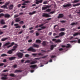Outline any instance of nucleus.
Instances as JSON below:
<instances>
[{
    "mask_svg": "<svg viewBox=\"0 0 80 80\" xmlns=\"http://www.w3.org/2000/svg\"><path fill=\"white\" fill-rule=\"evenodd\" d=\"M27 51L30 52V51H32L33 52H36V49L33 48V47H31L27 49Z\"/></svg>",
    "mask_w": 80,
    "mask_h": 80,
    "instance_id": "f257e3e1",
    "label": "nucleus"
},
{
    "mask_svg": "<svg viewBox=\"0 0 80 80\" xmlns=\"http://www.w3.org/2000/svg\"><path fill=\"white\" fill-rule=\"evenodd\" d=\"M17 55L18 56V58H22L23 57V54L21 52L17 53Z\"/></svg>",
    "mask_w": 80,
    "mask_h": 80,
    "instance_id": "f03ea898",
    "label": "nucleus"
},
{
    "mask_svg": "<svg viewBox=\"0 0 80 80\" xmlns=\"http://www.w3.org/2000/svg\"><path fill=\"white\" fill-rule=\"evenodd\" d=\"M42 17H50L51 16L49 15L48 14L46 13H43L42 15Z\"/></svg>",
    "mask_w": 80,
    "mask_h": 80,
    "instance_id": "7ed1b4c3",
    "label": "nucleus"
},
{
    "mask_svg": "<svg viewBox=\"0 0 80 80\" xmlns=\"http://www.w3.org/2000/svg\"><path fill=\"white\" fill-rule=\"evenodd\" d=\"M72 4L69 2L68 4L66 5H63V8H66V7H71Z\"/></svg>",
    "mask_w": 80,
    "mask_h": 80,
    "instance_id": "20e7f679",
    "label": "nucleus"
},
{
    "mask_svg": "<svg viewBox=\"0 0 80 80\" xmlns=\"http://www.w3.org/2000/svg\"><path fill=\"white\" fill-rule=\"evenodd\" d=\"M52 41L53 42H55V43H58L60 42H61V40L60 39H58V40H57V39H52Z\"/></svg>",
    "mask_w": 80,
    "mask_h": 80,
    "instance_id": "39448f33",
    "label": "nucleus"
},
{
    "mask_svg": "<svg viewBox=\"0 0 80 80\" xmlns=\"http://www.w3.org/2000/svg\"><path fill=\"white\" fill-rule=\"evenodd\" d=\"M14 45L15 46L13 47V48L12 49V50L13 51H15L18 47V44H15Z\"/></svg>",
    "mask_w": 80,
    "mask_h": 80,
    "instance_id": "423d86ee",
    "label": "nucleus"
},
{
    "mask_svg": "<svg viewBox=\"0 0 80 80\" xmlns=\"http://www.w3.org/2000/svg\"><path fill=\"white\" fill-rule=\"evenodd\" d=\"M50 6L48 5L46 7H43L42 8V10H46L48 8H50Z\"/></svg>",
    "mask_w": 80,
    "mask_h": 80,
    "instance_id": "0eeeda50",
    "label": "nucleus"
},
{
    "mask_svg": "<svg viewBox=\"0 0 80 80\" xmlns=\"http://www.w3.org/2000/svg\"><path fill=\"white\" fill-rule=\"evenodd\" d=\"M63 17H64V16L63 14H59L58 18H62Z\"/></svg>",
    "mask_w": 80,
    "mask_h": 80,
    "instance_id": "6e6552de",
    "label": "nucleus"
},
{
    "mask_svg": "<svg viewBox=\"0 0 80 80\" xmlns=\"http://www.w3.org/2000/svg\"><path fill=\"white\" fill-rule=\"evenodd\" d=\"M56 46H57V45H52L51 46V48L50 49L51 50H53V48L54 47H56Z\"/></svg>",
    "mask_w": 80,
    "mask_h": 80,
    "instance_id": "1a4fd4ad",
    "label": "nucleus"
},
{
    "mask_svg": "<svg viewBox=\"0 0 80 80\" xmlns=\"http://www.w3.org/2000/svg\"><path fill=\"white\" fill-rule=\"evenodd\" d=\"M65 35V32H61L59 34V37H62V36H63Z\"/></svg>",
    "mask_w": 80,
    "mask_h": 80,
    "instance_id": "9d476101",
    "label": "nucleus"
},
{
    "mask_svg": "<svg viewBox=\"0 0 80 80\" xmlns=\"http://www.w3.org/2000/svg\"><path fill=\"white\" fill-rule=\"evenodd\" d=\"M36 67H37V65H34L30 66L29 67L30 68H32L33 69H34V68H36Z\"/></svg>",
    "mask_w": 80,
    "mask_h": 80,
    "instance_id": "9b49d317",
    "label": "nucleus"
},
{
    "mask_svg": "<svg viewBox=\"0 0 80 80\" xmlns=\"http://www.w3.org/2000/svg\"><path fill=\"white\" fill-rule=\"evenodd\" d=\"M14 26H17L15 27L16 28H21V27H20V26H18V23L15 24H14Z\"/></svg>",
    "mask_w": 80,
    "mask_h": 80,
    "instance_id": "f8f14e48",
    "label": "nucleus"
},
{
    "mask_svg": "<svg viewBox=\"0 0 80 80\" xmlns=\"http://www.w3.org/2000/svg\"><path fill=\"white\" fill-rule=\"evenodd\" d=\"M20 18H16L15 20V22H20Z\"/></svg>",
    "mask_w": 80,
    "mask_h": 80,
    "instance_id": "ddd939ff",
    "label": "nucleus"
},
{
    "mask_svg": "<svg viewBox=\"0 0 80 80\" xmlns=\"http://www.w3.org/2000/svg\"><path fill=\"white\" fill-rule=\"evenodd\" d=\"M13 51L12 50V49L11 50H9V51H8L7 52V53L8 54H12V53H13Z\"/></svg>",
    "mask_w": 80,
    "mask_h": 80,
    "instance_id": "4468645a",
    "label": "nucleus"
},
{
    "mask_svg": "<svg viewBox=\"0 0 80 80\" xmlns=\"http://www.w3.org/2000/svg\"><path fill=\"white\" fill-rule=\"evenodd\" d=\"M33 47H36L37 48H39V46L36 44H34L32 45Z\"/></svg>",
    "mask_w": 80,
    "mask_h": 80,
    "instance_id": "2eb2a0df",
    "label": "nucleus"
},
{
    "mask_svg": "<svg viewBox=\"0 0 80 80\" xmlns=\"http://www.w3.org/2000/svg\"><path fill=\"white\" fill-rule=\"evenodd\" d=\"M15 58H16L15 57H11L9 58V60H13Z\"/></svg>",
    "mask_w": 80,
    "mask_h": 80,
    "instance_id": "dca6fc26",
    "label": "nucleus"
},
{
    "mask_svg": "<svg viewBox=\"0 0 80 80\" xmlns=\"http://www.w3.org/2000/svg\"><path fill=\"white\" fill-rule=\"evenodd\" d=\"M4 17L5 18H10V15L8 14H5L4 15Z\"/></svg>",
    "mask_w": 80,
    "mask_h": 80,
    "instance_id": "f3484780",
    "label": "nucleus"
},
{
    "mask_svg": "<svg viewBox=\"0 0 80 80\" xmlns=\"http://www.w3.org/2000/svg\"><path fill=\"white\" fill-rule=\"evenodd\" d=\"M22 71L20 70H16L14 71V73H18V72H22Z\"/></svg>",
    "mask_w": 80,
    "mask_h": 80,
    "instance_id": "a211bd4d",
    "label": "nucleus"
},
{
    "mask_svg": "<svg viewBox=\"0 0 80 80\" xmlns=\"http://www.w3.org/2000/svg\"><path fill=\"white\" fill-rule=\"evenodd\" d=\"M8 38H3L1 39V41H2V42H4V41H5V40H8Z\"/></svg>",
    "mask_w": 80,
    "mask_h": 80,
    "instance_id": "6ab92c4d",
    "label": "nucleus"
},
{
    "mask_svg": "<svg viewBox=\"0 0 80 80\" xmlns=\"http://www.w3.org/2000/svg\"><path fill=\"white\" fill-rule=\"evenodd\" d=\"M9 76L10 77H15L16 75H15V74L13 73H11L9 74Z\"/></svg>",
    "mask_w": 80,
    "mask_h": 80,
    "instance_id": "aec40b11",
    "label": "nucleus"
},
{
    "mask_svg": "<svg viewBox=\"0 0 80 80\" xmlns=\"http://www.w3.org/2000/svg\"><path fill=\"white\" fill-rule=\"evenodd\" d=\"M13 5H11L9 6V10H12V9H13Z\"/></svg>",
    "mask_w": 80,
    "mask_h": 80,
    "instance_id": "412c9836",
    "label": "nucleus"
},
{
    "mask_svg": "<svg viewBox=\"0 0 80 80\" xmlns=\"http://www.w3.org/2000/svg\"><path fill=\"white\" fill-rule=\"evenodd\" d=\"M37 63V61H32L30 62V64L31 65H33V64H35V63Z\"/></svg>",
    "mask_w": 80,
    "mask_h": 80,
    "instance_id": "4be33fe9",
    "label": "nucleus"
},
{
    "mask_svg": "<svg viewBox=\"0 0 80 80\" xmlns=\"http://www.w3.org/2000/svg\"><path fill=\"white\" fill-rule=\"evenodd\" d=\"M7 6H6L5 5L1 6V8H4V9H5V8H7Z\"/></svg>",
    "mask_w": 80,
    "mask_h": 80,
    "instance_id": "5701e85b",
    "label": "nucleus"
},
{
    "mask_svg": "<svg viewBox=\"0 0 80 80\" xmlns=\"http://www.w3.org/2000/svg\"><path fill=\"white\" fill-rule=\"evenodd\" d=\"M36 13V11H34L32 12H30L29 13V15H33V14H35Z\"/></svg>",
    "mask_w": 80,
    "mask_h": 80,
    "instance_id": "b1692460",
    "label": "nucleus"
},
{
    "mask_svg": "<svg viewBox=\"0 0 80 80\" xmlns=\"http://www.w3.org/2000/svg\"><path fill=\"white\" fill-rule=\"evenodd\" d=\"M10 44V42H7L3 46L4 47H5V46H7L8 45Z\"/></svg>",
    "mask_w": 80,
    "mask_h": 80,
    "instance_id": "393cba45",
    "label": "nucleus"
},
{
    "mask_svg": "<svg viewBox=\"0 0 80 80\" xmlns=\"http://www.w3.org/2000/svg\"><path fill=\"white\" fill-rule=\"evenodd\" d=\"M7 55L6 54H2L1 55V57H7Z\"/></svg>",
    "mask_w": 80,
    "mask_h": 80,
    "instance_id": "a878e982",
    "label": "nucleus"
},
{
    "mask_svg": "<svg viewBox=\"0 0 80 80\" xmlns=\"http://www.w3.org/2000/svg\"><path fill=\"white\" fill-rule=\"evenodd\" d=\"M67 46H66V48H71L72 46L70 44H67Z\"/></svg>",
    "mask_w": 80,
    "mask_h": 80,
    "instance_id": "bb28decb",
    "label": "nucleus"
},
{
    "mask_svg": "<svg viewBox=\"0 0 80 80\" xmlns=\"http://www.w3.org/2000/svg\"><path fill=\"white\" fill-rule=\"evenodd\" d=\"M0 23L1 24H2V25H4V24H5V22H4V20L3 19L1 20Z\"/></svg>",
    "mask_w": 80,
    "mask_h": 80,
    "instance_id": "cd10ccee",
    "label": "nucleus"
},
{
    "mask_svg": "<svg viewBox=\"0 0 80 80\" xmlns=\"http://www.w3.org/2000/svg\"><path fill=\"white\" fill-rule=\"evenodd\" d=\"M77 24V22H72L71 24V25H72V26H73L74 25H76Z\"/></svg>",
    "mask_w": 80,
    "mask_h": 80,
    "instance_id": "c85d7f7f",
    "label": "nucleus"
},
{
    "mask_svg": "<svg viewBox=\"0 0 80 80\" xmlns=\"http://www.w3.org/2000/svg\"><path fill=\"white\" fill-rule=\"evenodd\" d=\"M32 61V60H28L26 61L25 62V63H30V62Z\"/></svg>",
    "mask_w": 80,
    "mask_h": 80,
    "instance_id": "c756f323",
    "label": "nucleus"
},
{
    "mask_svg": "<svg viewBox=\"0 0 80 80\" xmlns=\"http://www.w3.org/2000/svg\"><path fill=\"white\" fill-rule=\"evenodd\" d=\"M2 76H3V77H7V76H8V74H6L5 73L2 74Z\"/></svg>",
    "mask_w": 80,
    "mask_h": 80,
    "instance_id": "7c9ffc66",
    "label": "nucleus"
},
{
    "mask_svg": "<svg viewBox=\"0 0 80 80\" xmlns=\"http://www.w3.org/2000/svg\"><path fill=\"white\" fill-rule=\"evenodd\" d=\"M79 35V33H78V32H76L74 34H73V36H74V37H75V36H77V35Z\"/></svg>",
    "mask_w": 80,
    "mask_h": 80,
    "instance_id": "2f4dec72",
    "label": "nucleus"
},
{
    "mask_svg": "<svg viewBox=\"0 0 80 80\" xmlns=\"http://www.w3.org/2000/svg\"><path fill=\"white\" fill-rule=\"evenodd\" d=\"M42 45L43 46H45L46 45V42L45 41H43L42 43Z\"/></svg>",
    "mask_w": 80,
    "mask_h": 80,
    "instance_id": "473e14b6",
    "label": "nucleus"
},
{
    "mask_svg": "<svg viewBox=\"0 0 80 80\" xmlns=\"http://www.w3.org/2000/svg\"><path fill=\"white\" fill-rule=\"evenodd\" d=\"M36 43H41V41L39 39H37L36 40Z\"/></svg>",
    "mask_w": 80,
    "mask_h": 80,
    "instance_id": "72a5a7b5",
    "label": "nucleus"
},
{
    "mask_svg": "<svg viewBox=\"0 0 80 80\" xmlns=\"http://www.w3.org/2000/svg\"><path fill=\"white\" fill-rule=\"evenodd\" d=\"M65 31V28H62L59 29V31L60 32H63Z\"/></svg>",
    "mask_w": 80,
    "mask_h": 80,
    "instance_id": "f704fd0d",
    "label": "nucleus"
},
{
    "mask_svg": "<svg viewBox=\"0 0 80 80\" xmlns=\"http://www.w3.org/2000/svg\"><path fill=\"white\" fill-rule=\"evenodd\" d=\"M10 4V2H6L5 4V5L7 7V6Z\"/></svg>",
    "mask_w": 80,
    "mask_h": 80,
    "instance_id": "c9c22d12",
    "label": "nucleus"
},
{
    "mask_svg": "<svg viewBox=\"0 0 80 80\" xmlns=\"http://www.w3.org/2000/svg\"><path fill=\"white\" fill-rule=\"evenodd\" d=\"M79 0H74L73 2H72V3H77L78 2Z\"/></svg>",
    "mask_w": 80,
    "mask_h": 80,
    "instance_id": "e433bc0d",
    "label": "nucleus"
},
{
    "mask_svg": "<svg viewBox=\"0 0 80 80\" xmlns=\"http://www.w3.org/2000/svg\"><path fill=\"white\" fill-rule=\"evenodd\" d=\"M51 11V9H48L46 10V12H50V11Z\"/></svg>",
    "mask_w": 80,
    "mask_h": 80,
    "instance_id": "4c0bfd02",
    "label": "nucleus"
},
{
    "mask_svg": "<svg viewBox=\"0 0 80 80\" xmlns=\"http://www.w3.org/2000/svg\"><path fill=\"white\" fill-rule=\"evenodd\" d=\"M24 23V22L23 21H22L19 22V24H20V25H23Z\"/></svg>",
    "mask_w": 80,
    "mask_h": 80,
    "instance_id": "58836bf2",
    "label": "nucleus"
},
{
    "mask_svg": "<svg viewBox=\"0 0 80 80\" xmlns=\"http://www.w3.org/2000/svg\"><path fill=\"white\" fill-rule=\"evenodd\" d=\"M17 65L16 64H15L12 66V67H13L14 68H17Z\"/></svg>",
    "mask_w": 80,
    "mask_h": 80,
    "instance_id": "ea45409f",
    "label": "nucleus"
},
{
    "mask_svg": "<svg viewBox=\"0 0 80 80\" xmlns=\"http://www.w3.org/2000/svg\"><path fill=\"white\" fill-rule=\"evenodd\" d=\"M7 78L4 77H2L1 79L2 80H6L7 79Z\"/></svg>",
    "mask_w": 80,
    "mask_h": 80,
    "instance_id": "a19ab883",
    "label": "nucleus"
},
{
    "mask_svg": "<svg viewBox=\"0 0 80 80\" xmlns=\"http://www.w3.org/2000/svg\"><path fill=\"white\" fill-rule=\"evenodd\" d=\"M4 16V14L3 13H1L0 14V18L1 17H3Z\"/></svg>",
    "mask_w": 80,
    "mask_h": 80,
    "instance_id": "79ce46f5",
    "label": "nucleus"
},
{
    "mask_svg": "<svg viewBox=\"0 0 80 80\" xmlns=\"http://www.w3.org/2000/svg\"><path fill=\"white\" fill-rule=\"evenodd\" d=\"M24 3H29V1H24Z\"/></svg>",
    "mask_w": 80,
    "mask_h": 80,
    "instance_id": "37998d69",
    "label": "nucleus"
},
{
    "mask_svg": "<svg viewBox=\"0 0 80 80\" xmlns=\"http://www.w3.org/2000/svg\"><path fill=\"white\" fill-rule=\"evenodd\" d=\"M15 42H12V43H11V47H12V46H13V45H15Z\"/></svg>",
    "mask_w": 80,
    "mask_h": 80,
    "instance_id": "c03bdc74",
    "label": "nucleus"
},
{
    "mask_svg": "<svg viewBox=\"0 0 80 80\" xmlns=\"http://www.w3.org/2000/svg\"><path fill=\"white\" fill-rule=\"evenodd\" d=\"M32 56H37V53L32 54Z\"/></svg>",
    "mask_w": 80,
    "mask_h": 80,
    "instance_id": "a18cd8bd",
    "label": "nucleus"
},
{
    "mask_svg": "<svg viewBox=\"0 0 80 80\" xmlns=\"http://www.w3.org/2000/svg\"><path fill=\"white\" fill-rule=\"evenodd\" d=\"M47 57H48V55L45 56H43V57H42L41 58H46Z\"/></svg>",
    "mask_w": 80,
    "mask_h": 80,
    "instance_id": "49530a36",
    "label": "nucleus"
},
{
    "mask_svg": "<svg viewBox=\"0 0 80 80\" xmlns=\"http://www.w3.org/2000/svg\"><path fill=\"white\" fill-rule=\"evenodd\" d=\"M59 51H62V50H63V49L62 48H60L58 50Z\"/></svg>",
    "mask_w": 80,
    "mask_h": 80,
    "instance_id": "de8ad7c7",
    "label": "nucleus"
},
{
    "mask_svg": "<svg viewBox=\"0 0 80 80\" xmlns=\"http://www.w3.org/2000/svg\"><path fill=\"white\" fill-rule=\"evenodd\" d=\"M33 32H34V31L33 30L30 31H29L30 33H33Z\"/></svg>",
    "mask_w": 80,
    "mask_h": 80,
    "instance_id": "09e8293b",
    "label": "nucleus"
},
{
    "mask_svg": "<svg viewBox=\"0 0 80 80\" xmlns=\"http://www.w3.org/2000/svg\"><path fill=\"white\" fill-rule=\"evenodd\" d=\"M42 29H45V28H46V27L45 26H43L41 28Z\"/></svg>",
    "mask_w": 80,
    "mask_h": 80,
    "instance_id": "8fccbe9b",
    "label": "nucleus"
},
{
    "mask_svg": "<svg viewBox=\"0 0 80 80\" xmlns=\"http://www.w3.org/2000/svg\"><path fill=\"white\" fill-rule=\"evenodd\" d=\"M4 65V63H0V67H2Z\"/></svg>",
    "mask_w": 80,
    "mask_h": 80,
    "instance_id": "3c124183",
    "label": "nucleus"
},
{
    "mask_svg": "<svg viewBox=\"0 0 80 80\" xmlns=\"http://www.w3.org/2000/svg\"><path fill=\"white\" fill-rule=\"evenodd\" d=\"M7 26L5 25L2 28H7Z\"/></svg>",
    "mask_w": 80,
    "mask_h": 80,
    "instance_id": "603ef678",
    "label": "nucleus"
},
{
    "mask_svg": "<svg viewBox=\"0 0 80 80\" xmlns=\"http://www.w3.org/2000/svg\"><path fill=\"white\" fill-rule=\"evenodd\" d=\"M40 35V34H39V33H38V32H36V36H38V35Z\"/></svg>",
    "mask_w": 80,
    "mask_h": 80,
    "instance_id": "864d4df0",
    "label": "nucleus"
},
{
    "mask_svg": "<svg viewBox=\"0 0 80 80\" xmlns=\"http://www.w3.org/2000/svg\"><path fill=\"white\" fill-rule=\"evenodd\" d=\"M40 3H42V2H43V0H40V1H38Z\"/></svg>",
    "mask_w": 80,
    "mask_h": 80,
    "instance_id": "5fc2aeb1",
    "label": "nucleus"
},
{
    "mask_svg": "<svg viewBox=\"0 0 80 80\" xmlns=\"http://www.w3.org/2000/svg\"><path fill=\"white\" fill-rule=\"evenodd\" d=\"M32 42V39H30L28 41V42L29 43H30L31 42Z\"/></svg>",
    "mask_w": 80,
    "mask_h": 80,
    "instance_id": "6e6d98bb",
    "label": "nucleus"
},
{
    "mask_svg": "<svg viewBox=\"0 0 80 80\" xmlns=\"http://www.w3.org/2000/svg\"><path fill=\"white\" fill-rule=\"evenodd\" d=\"M29 55L28 54H26L25 55V57H29Z\"/></svg>",
    "mask_w": 80,
    "mask_h": 80,
    "instance_id": "4d7b16f0",
    "label": "nucleus"
},
{
    "mask_svg": "<svg viewBox=\"0 0 80 80\" xmlns=\"http://www.w3.org/2000/svg\"><path fill=\"white\" fill-rule=\"evenodd\" d=\"M19 15H14V18H16V17H18Z\"/></svg>",
    "mask_w": 80,
    "mask_h": 80,
    "instance_id": "13d9d810",
    "label": "nucleus"
},
{
    "mask_svg": "<svg viewBox=\"0 0 80 80\" xmlns=\"http://www.w3.org/2000/svg\"><path fill=\"white\" fill-rule=\"evenodd\" d=\"M41 58H35V60H40Z\"/></svg>",
    "mask_w": 80,
    "mask_h": 80,
    "instance_id": "bf43d9fd",
    "label": "nucleus"
},
{
    "mask_svg": "<svg viewBox=\"0 0 80 80\" xmlns=\"http://www.w3.org/2000/svg\"><path fill=\"white\" fill-rule=\"evenodd\" d=\"M66 22V21H65L62 20V21H61L60 22L61 23H65V22Z\"/></svg>",
    "mask_w": 80,
    "mask_h": 80,
    "instance_id": "052dcab7",
    "label": "nucleus"
},
{
    "mask_svg": "<svg viewBox=\"0 0 80 80\" xmlns=\"http://www.w3.org/2000/svg\"><path fill=\"white\" fill-rule=\"evenodd\" d=\"M36 3L38 5V4H39V2L38 1H36Z\"/></svg>",
    "mask_w": 80,
    "mask_h": 80,
    "instance_id": "680f3d73",
    "label": "nucleus"
},
{
    "mask_svg": "<svg viewBox=\"0 0 80 80\" xmlns=\"http://www.w3.org/2000/svg\"><path fill=\"white\" fill-rule=\"evenodd\" d=\"M42 26H43V24H42L40 25L39 26V27H42Z\"/></svg>",
    "mask_w": 80,
    "mask_h": 80,
    "instance_id": "e2e57ef3",
    "label": "nucleus"
},
{
    "mask_svg": "<svg viewBox=\"0 0 80 80\" xmlns=\"http://www.w3.org/2000/svg\"><path fill=\"white\" fill-rule=\"evenodd\" d=\"M1 10L0 11V13H2V12H3V10L2 9H0Z\"/></svg>",
    "mask_w": 80,
    "mask_h": 80,
    "instance_id": "0e129e2a",
    "label": "nucleus"
},
{
    "mask_svg": "<svg viewBox=\"0 0 80 80\" xmlns=\"http://www.w3.org/2000/svg\"><path fill=\"white\" fill-rule=\"evenodd\" d=\"M12 47L11 45H9L7 47V48H10V47Z\"/></svg>",
    "mask_w": 80,
    "mask_h": 80,
    "instance_id": "69168bd1",
    "label": "nucleus"
},
{
    "mask_svg": "<svg viewBox=\"0 0 80 80\" xmlns=\"http://www.w3.org/2000/svg\"><path fill=\"white\" fill-rule=\"evenodd\" d=\"M3 62H7V60L6 59H4L3 60Z\"/></svg>",
    "mask_w": 80,
    "mask_h": 80,
    "instance_id": "338daca9",
    "label": "nucleus"
},
{
    "mask_svg": "<svg viewBox=\"0 0 80 80\" xmlns=\"http://www.w3.org/2000/svg\"><path fill=\"white\" fill-rule=\"evenodd\" d=\"M21 5H22L20 4H19L18 5V7H21Z\"/></svg>",
    "mask_w": 80,
    "mask_h": 80,
    "instance_id": "774afa93",
    "label": "nucleus"
}]
</instances>
